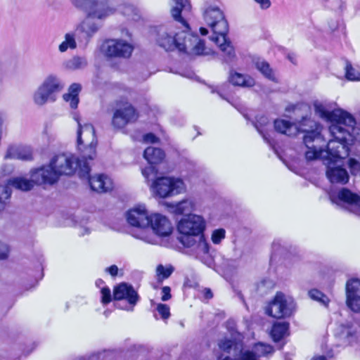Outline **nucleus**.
Instances as JSON below:
<instances>
[{"mask_svg":"<svg viewBox=\"0 0 360 360\" xmlns=\"http://www.w3.org/2000/svg\"><path fill=\"white\" fill-rule=\"evenodd\" d=\"M315 113L321 118L329 121L332 124L329 127L333 139L330 140L326 146V158L342 159L349 155L348 144L353 141L356 121L352 115L342 109L331 110L326 103L315 101Z\"/></svg>","mask_w":360,"mask_h":360,"instance_id":"1","label":"nucleus"},{"mask_svg":"<svg viewBox=\"0 0 360 360\" xmlns=\"http://www.w3.org/2000/svg\"><path fill=\"white\" fill-rule=\"evenodd\" d=\"M79 169V176H87L90 167L85 155L77 158L70 153H62L53 156L49 165L32 172V176L38 185L53 184L61 175H71Z\"/></svg>","mask_w":360,"mask_h":360,"instance_id":"2","label":"nucleus"},{"mask_svg":"<svg viewBox=\"0 0 360 360\" xmlns=\"http://www.w3.org/2000/svg\"><path fill=\"white\" fill-rule=\"evenodd\" d=\"M170 22L160 25L156 30V43L165 51L177 49L190 55H201L205 51L204 41L197 34L186 30L181 25Z\"/></svg>","mask_w":360,"mask_h":360,"instance_id":"3","label":"nucleus"},{"mask_svg":"<svg viewBox=\"0 0 360 360\" xmlns=\"http://www.w3.org/2000/svg\"><path fill=\"white\" fill-rule=\"evenodd\" d=\"M176 229L179 233L177 240L184 248L197 254L209 253L210 245L204 234L206 221L203 217L195 214H185L178 221Z\"/></svg>","mask_w":360,"mask_h":360,"instance_id":"4","label":"nucleus"},{"mask_svg":"<svg viewBox=\"0 0 360 360\" xmlns=\"http://www.w3.org/2000/svg\"><path fill=\"white\" fill-rule=\"evenodd\" d=\"M203 18L213 32L210 38L224 53V61L227 63L232 62L236 54L231 41L226 38L229 25L224 13L217 6L208 5L204 8Z\"/></svg>","mask_w":360,"mask_h":360,"instance_id":"5","label":"nucleus"},{"mask_svg":"<svg viewBox=\"0 0 360 360\" xmlns=\"http://www.w3.org/2000/svg\"><path fill=\"white\" fill-rule=\"evenodd\" d=\"M304 133L303 142L307 148L305 158L307 160H314L320 158H326L324 148L326 140L321 134V126L315 122V125L302 128Z\"/></svg>","mask_w":360,"mask_h":360,"instance_id":"6","label":"nucleus"},{"mask_svg":"<svg viewBox=\"0 0 360 360\" xmlns=\"http://www.w3.org/2000/svg\"><path fill=\"white\" fill-rule=\"evenodd\" d=\"M70 1L72 5L82 11L85 15L96 18V20H105L116 12V8L111 5L109 0Z\"/></svg>","mask_w":360,"mask_h":360,"instance_id":"7","label":"nucleus"},{"mask_svg":"<svg viewBox=\"0 0 360 360\" xmlns=\"http://www.w3.org/2000/svg\"><path fill=\"white\" fill-rule=\"evenodd\" d=\"M65 87V83L56 75L47 76L33 94V101L37 105L42 106L48 102H54L56 94Z\"/></svg>","mask_w":360,"mask_h":360,"instance_id":"8","label":"nucleus"},{"mask_svg":"<svg viewBox=\"0 0 360 360\" xmlns=\"http://www.w3.org/2000/svg\"><path fill=\"white\" fill-rule=\"evenodd\" d=\"M151 188L155 196L166 198L185 192L186 185L180 178L161 176L155 179Z\"/></svg>","mask_w":360,"mask_h":360,"instance_id":"9","label":"nucleus"},{"mask_svg":"<svg viewBox=\"0 0 360 360\" xmlns=\"http://www.w3.org/2000/svg\"><path fill=\"white\" fill-rule=\"evenodd\" d=\"M75 120L78 123L77 144L82 155L86 156V160H93L96 157V139L95 129L91 124L82 125L79 118L75 116Z\"/></svg>","mask_w":360,"mask_h":360,"instance_id":"10","label":"nucleus"},{"mask_svg":"<svg viewBox=\"0 0 360 360\" xmlns=\"http://www.w3.org/2000/svg\"><path fill=\"white\" fill-rule=\"evenodd\" d=\"M295 309L292 298L278 292L266 307V314L276 319H282L290 316Z\"/></svg>","mask_w":360,"mask_h":360,"instance_id":"11","label":"nucleus"},{"mask_svg":"<svg viewBox=\"0 0 360 360\" xmlns=\"http://www.w3.org/2000/svg\"><path fill=\"white\" fill-rule=\"evenodd\" d=\"M138 119V113L134 106L127 101H117L112 117V125L116 129H123Z\"/></svg>","mask_w":360,"mask_h":360,"instance_id":"12","label":"nucleus"},{"mask_svg":"<svg viewBox=\"0 0 360 360\" xmlns=\"http://www.w3.org/2000/svg\"><path fill=\"white\" fill-rule=\"evenodd\" d=\"M105 55L110 58H129L134 51V46L123 39H108L103 45Z\"/></svg>","mask_w":360,"mask_h":360,"instance_id":"13","label":"nucleus"},{"mask_svg":"<svg viewBox=\"0 0 360 360\" xmlns=\"http://www.w3.org/2000/svg\"><path fill=\"white\" fill-rule=\"evenodd\" d=\"M113 297L115 300H126L127 304L120 308L129 311L134 310L140 300L138 292L133 286L126 283H122L114 288Z\"/></svg>","mask_w":360,"mask_h":360,"instance_id":"14","label":"nucleus"},{"mask_svg":"<svg viewBox=\"0 0 360 360\" xmlns=\"http://www.w3.org/2000/svg\"><path fill=\"white\" fill-rule=\"evenodd\" d=\"M313 125H315V121L307 117H303L297 123H290L284 120L274 121L275 130L289 136H295L298 132H302V128Z\"/></svg>","mask_w":360,"mask_h":360,"instance_id":"15","label":"nucleus"},{"mask_svg":"<svg viewBox=\"0 0 360 360\" xmlns=\"http://www.w3.org/2000/svg\"><path fill=\"white\" fill-rule=\"evenodd\" d=\"M332 203L340 206H347L352 212L360 210V197L347 188H342L336 195L330 194Z\"/></svg>","mask_w":360,"mask_h":360,"instance_id":"16","label":"nucleus"},{"mask_svg":"<svg viewBox=\"0 0 360 360\" xmlns=\"http://www.w3.org/2000/svg\"><path fill=\"white\" fill-rule=\"evenodd\" d=\"M339 340L345 345H354L359 340V325L354 322L341 324L337 333Z\"/></svg>","mask_w":360,"mask_h":360,"instance_id":"17","label":"nucleus"},{"mask_svg":"<svg viewBox=\"0 0 360 360\" xmlns=\"http://www.w3.org/2000/svg\"><path fill=\"white\" fill-rule=\"evenodd\" d=\"M345 288L347 306L354 312H360V280H348Z\"/></svg>","mask_w":360,"mask_h":360,"instance_id":"18","label":"nucleus"},{"mask_svg":"<svg viewBox=\"0 0 360 360\" xmlns=\"http://www.w3.org/2000/svg\"><path fill=\"white\" fill-rule=\"evenodd\" d=\"M150 215H148L146 206L139 205L129 210L127 213L128 223L135 227L145 229L149 226Z\"/></svg>","mask_w":360,"mask_h":360,"instance_id":"19","label":"nucleus"},{"mask_svg":"<svg viewBox=\"0 0 360 360\" xmlns=\"http://www.w3.org/2000/svg\"><path fill=\"white\" fill-rule=\"evenodd\" d=\"M149 221V226L153 232L160 237L168 236L173 231L170 220L165 215L158 213L153 214L150 215Z\"/></svg>","mask_w":360,"mask_h":360,"instance_id":"20","label":"nucleus"},{"mask_svg":"<svg viewBox=\"0 0 360 360\" xmlns=\"http://www.w3.org/2000/svg\"><path fill=\"white\" fill-rule=\"evenodd\" d=\"M174 6L171 9V14L175 22L181 25L186 30H190L184 16L191 13V4L189 0H174Z\"/></svg>","mask_w":360,"mask_h":360,"instance_id":"21","label":"nucleus"},{"mask_svg":"<svg viewBox=\"0 0 360 360\" xmlns=\"http://www.w3.org/2000/svg\"><path fill=\"white\" fill-rule=\"evenodd\" d=\"M274 349L270 345L258 342L248 349H240V360H260L263 356L273 354Z\"/></svg>","mask_w":360,"mask_h":360,"instance_id":"22","label":"nucleus"},{"mask_svg":"<svg viewBox=\"0 0 360 360\" xmlns=\"http://www.w3.org/2000/svg\"><path fill=\"white\" fill-rule=\"evenodd\" d=\"M4 159L31 160L32 159V150L28 146H10L6 152Z\"/></svg>","mask_w":360,"mask_h":360,"instance_id":"23","label":"nucleus"},{"mask_svg":"<svg viewBox=\"0 0 360 360\" xmlns=\"http://www.w3.org/2000/svg\"><path fill=\"white\" fill-rule=\"evenodd\" d=\"M81 177L88 179L91 189L96 192H107L112 188V182L111 179L105 175L98 174L94 176H89V173L87 176Z\"/></svg>","mask_w":360,"mask_h":360,"instance_id":"24","label":"nucleus"},{"mask_svg":"<svg viewBox=\"0 0 360 360\" xmlns=\"http://www.w3.org/2000/svg\"><path fill=\"white\" fill-rule=\"evenodd\" d=\"M96 18L87 17L77 26V30L86 34L88 38L92 37L101 27V25Z\"/></svg>","mask_w":360,"mask_h":360,"instance_id":"25","label":"nucleus"},{"mask_svg":"<svg viewBox=\"0 0 360 360\" xmlns=\"http://www.w3.org/2000/svg\"><path fill=\"white\" fill-rule=\"evenodd\" d=\"M326 176L333 184H345L349 180L347 171L340 167H328L326 171Z\"/></svg>","mask_w":360,"mask_h":360,"instance_id":"26","label":"nucleus"},{"mask_svg":"<svg viewBox=\"0 0 360 360\" xmlns=\"http://www.w3.org/2000/svg\"><path fill=\"white\" fill-rule=\"evenodd\" d=\"M254 126L257 131L262 135L264 141L271 146L273 143L268 132L269 129L271 127V124L268 117L265 115L257 117L256 120L254 122Z\"/></svg>","mask_w":360,"mask_h":360,"instance_id":"27","label":"nucleus"},{"mask_svg":"<svg viewBox=\"0 0 360 360\" xmlns=\"http://www.w3.org/2000/svg\"><path fill=\"white\" fill-rule=\"evenodd\" d=\"M143 157L150 165H156L164 160L165 154L162 149L150 146L144 150Z\"/></svg>","mask_w":360,"mask_h":360,"instance_id":"28","label":"nucleus"},{"mask_svg":"<svg viewBox=\"0 0 360 360\" xmlns=\"http://www.w3.org/2000/svg\"><path fill=\"white\" fill-rule=\"evenodd\" d=\"M81 85L77 83H73L68 89V92L63 95V99L70 103L72 109L77 108L79 103V94L81 91Z\"/></svg>","mask_w":360,"mask_h":360,"instance_id":"29","label":"nucleus"},{"mask_svg":"<svg viewBox=\"0 0 360 360\" xmlns=\"http://www.w3.org/2000/svg\"><path fill=\"white\" fill-rule=\"evenodd\" d=\"M229 79L234 86L250 87L255 84V81L252 78L234 71L230 72Z\"/></svg>","mask_w":360,"mask_h":360,"instance_id":"30","label":"nucleus"},{"mask_svg":"<svg viewBox=\"0 0 360 360\" xmlns=\"http://www.w3.org/2000/svg\"><path fill=\"white\" fill-rule=\"evenodd\" d=\"M288 322H277L273 325L271 335L275 342H278L289 334Z\"/></svg>","mask_w":360,"mask_h":360,"instance_id":"31","label":"nucleus"},{"mask_svg":"<svg viewBox=\"0 0 360 360\" xmlns=\"http://www.w3.org/2000/svg\"><path fill=\"white\" fill-rule=\"evenodd\" d=\"M34 184H37L34 181H33L32 176L31 180H28L22 177H17L9 181L10 185L22 191H30L33 188Z\"/></svg>","mask_w":360,"mask_h":360,"instance_id":"32","label":"nucleus"},{"mask_svg":"<svg viewBox=\"0 0 360 360\" xmlns=\"http://www.w3.org/2000/svg\"><path fill=\"white\" fill-rule=\"evenodd\" d=\"M218 346L219 349L226 353L230 354L231 350H234V355L237 356V351L240 354V349H243L242 345L240 344H238L234 341L229 339H221L218 342Z\"/></svg>","mask_w":360,"mask_h":360,"instance_id":"33","label":"nucleus"},{"mask_svg":"<svg viewBox=\"0 0 360 360\" xmlns=\"http://www.w3.org/2000/svg\"><path fill=\"white\" fill-rule=\"evenodd\" d=\"M87 65V60L84 57L75 56L65 62L66 69L76 70L84 68Z\"/></svg>","mask_w":360,"mask_h":360,"instance_id":"34","label":"nucleus"},{"mask_svg":"<svg viewBox=\"0 0 360 360\" xmlns=\"http://www.w3.org/2000/svg\"><path fill=\"white\" fill-rule=\"evenodd\" d=\"M77 48V41L75 34L73 32H68L64 36V40L58 46V51L60 53L67 51L68 49H75Z\"/></svg>","mask_w":360,"mask_h":360,"instance_id":"35","label":"nucleus"},{"mask_svg":"<svg viewBox=\"0 0 360 360\" xmlns=\"http://www.w3.org/2000/svg\"><path fill=\"white\" fill-rule=\"evenodd\" d=\"M257 69L266 78L274 80L275 77L272 69L270 68L269 64L262 60H258L255 62Z\"/></svg>","mask_w":360,"mask_h":360,"instance_id":"36","label":"nucleus"},{"mask_svg":"<svg viewBox=\"0 0 360 360\" xmlns=\"http://www.w3.org/2000/svg\"><path fill=\"white\" fill-rule=\"evenodd\" d=\"M120 9L124 15L133 20H137L139 18V11L132 4H124Z\"/></svg>","mask_w":360,"mask_h":360,"instance_id":"37","label":"nucleus"},{"mask_svg":"<svg viewBox=\"0 0 360 360\" xmlns=\"http://www.w3.org/2000/svg\"><path fill=\"white\" fill-rule=\"evenodd\" d=\"M194 202L190 200H184L176 205L175 212L179 214L190 212L194 210Z\"/></svg>","mask_w":360,"mask_h":360,"instance_id":"38","label":"nucleus"},{"mask_svg":"<svg viewBox=\"0 0 360 360\" xmlns=\"http://www.w3.org/2000/svg\"><path fill=\"white\" fill-rule=\"evenodd\" d=\"M11 195V190L8 185H0V210L4 209Z\"/></svg>","mask_w":360,"mask_h":360,"instance_id":"39","label":"nucleus"},{"mask_svg":"<svg viewBox=\"0 0 360 360\" xmlns=\"http://www.w3.org/2000/svg\"><path fill=\"white\" fill-rule=\"evenodd\" d=\"M308 294L311 299L319 302L321 304H322L325 307L328 306V304L329 303V299L326 295H325L321 291H319L316 289H312L309 291Z\"/></svg>","mask_w":360,"mask_h":360,"instance_id":"40","label":"nucleus"},{"mask_svg":"<svg viewBox=\"0 0 360 360\" xmlns=\"http://www.w3.org/2000/svg\"><path fill=\"white\" fill-rule=\"evenodd\" d=\"M345 76L351 81L360 80V72L356 70L349 63H347L345 67Z\"/></svg>","mask_w":360,"mask_h":360,"instance_id":"41","label":"nucleus"},{"mask_svg":"<svg viewBox=\"0 0 360 360\" xmlns=\"http://www.w3.org/2000/svg\"><path fill=\"white\" fill-rule=\"evenodd\" d=\"M174 271V267L171 265L164 266L162 264H159L157 266L156 272L158 276H161L162 279L168 278L172 272Z\"/></svg>","mask_w":360,"mask_h":360,"instance_id":"42","label":"nucleus"},{"mask_svg":"<svg viewBox=\"0 0 360 360\" xmlns=\"http://www.w3.org/2000/svg\"><path fill=\"white\" fill-rule=\"evenodd\" d=\"M226 231L224 229H215L212 231L211 236L212 242L214 244H219L225 238Z\"/></svg>","mask_w":360,"mask_h":360,"instance_id":"43","label":"nucleus"},{"mask_svg":"<svg viewBox=\"0 0 360 360\" xmlns=\"http://www.w3.org/2000/svg\"><path fill=\"white\" fill-rule=\"evenodd\" d=\"M101 302L103 304H107L110 303L112 300L111 291L110 288L107 286H104L101 288Z\"/></svg>","mask_w":360,"mask_h":360,"instance_id":"44","label":"nucleus"},{"mask_svg":"<svg viewBox=\"0 0 360 360\" xmlns=\"http://www.w3.org/2000/svg\"><path fill=\"white\" fill-rule=\"evenodd\" d=\"M157 311L163 319H167L170 316L169 307L165 304H158Z\"/></svg>","mask_w":360,"mask_h":360,"instance_id":"45","label":"nucleus"},{"mask_svg":"<svg viewBox=\"0 0 360 360\" xmlns=\"http://www.w3.org/2000/svg\"><path fill=\"white\" fill-rule=\"evenodd\" d=\"M348 165L353 174H356L360 172V163L355 159L350 158L348 161Z\"/></svg>","mask_w":360,"mask_h":360,"instance_id":"46","label":"nucleus"},{"mask_svg":"<svg viewBox=\"0 0 360 360\" xmlns=\"http://www.w3.org/2000/svg\"><path fill=\"white\" fill-rule=\"evenodd\" d=\"M8 252V246L6 244L0 242V259L7 258Z\"/></svg>","mask_w":360,"mask_h":360,"instance_id":"47","label":"nucleus"},{"mask_svg":"<svg viewBox=\"0 0 360 360\" xmlns=\"http://www.w3.org/2000/svg\"><path fill=\"white\" fill-rule=\"evenodd\" d=\"M155 172V167L153 166V165H150L148 167H146V168L143 169L141 172L143 176L146 179H148L150 176L153 174H154Z\"/></svg>","mask_w":360,"mask_h":360,"instance_id":"48","label":"nucleus"},{"mask_svg":"<svg viewBox=\"0 0 360 360\" xmlns=\"http://www.w3.org/2000/svg\"><path fill=\"white\" fill-rule=\"evenodd\" d=\"M171 289L168 286H164L162 288V301H167L171 298V294H170Z\"/></svg>","mask_w":360,"mask_h":360,"instance_id":"49","label":"nucleus"},{"mask_svg":"<svg viewBox=\"0 0 360 360\" xmlns=\"http://www.w3.org/2000/svg\"><path fill=\"white\" fill-rule=\"evenodd\" d=\"M158 139L152 133H148L143 136V141L145 143H155Z\"/></svg>","mask_w":360,"mask_h":360,"instance_id":"50","label":"nucleus"},{"mask_svg":"<svg viewBox=\"0 0 360 360\" xmlns=\"http://www.w3.org/2000/svg\"><path fill=\"white\" fill-rule=\"evenodd\" d=\"M258 4L262 9H267L271 6L270 0H255Z\"/></svg>","mask_w":360,"mask_h":360,"instance_id":"51","label":"nucleus"},{"mask_svg":"<svg viewBox=\"0 0 360 360\" xmlns=\"http://www.w3.org/2000/svg\"><path fill=\"white\" fill-rule=\"evenodd\" d=\"M105 271L110 274L112 276L115 277L118 274V267L113 264L105 269Z\"/></svg>","mask_w":360,"mask_h":360,"instance_id":"52","label":"nucleus"},{"mask_svg":"<svg viewBox=\"0 0 360 360\" xmlns=\"http://www.w3.org/2000/svg\"><path fill=\"white\" fill-rule=\"evenodd\" d=\"M282 248L281 241L280 240H274L272 243V250L274 253L280 251V249Z\"/></svg>","mask_w":360,"mask_h":360,"instance_id":"53","label":"nucleus"},{"mask_svg":"<svg viewBox=\"0 0 360 360\" xmlns=\"http://www.w3.org/2000/svg\"><path fill=\"white\" fill-rule=\"evenodd\" d=\"M204 297L206 299H211L213 297L212 292L210 289L205 288L203 290Z\"/></svg>","mask_w":360,"mask_h":360,"instance_id":"54","label":"nucleus"},{"mask_svg":"<svg viewBox=\"0 0 360 360\" xmlns=\"http://www.w3.org/2000/svg\"><path fill=\"white\" fill-rule=\"evenodd\" d=\"M141 239H142L143 240H144L145 242H146L148 243H150V244L155 243V240L153 238H152L151 237L143 236V237H141Z\"/></svg>","mask_w":360,"mask_h":360,"instance_id":"55","label":"nucleus"},{"mask_svg":"<svg viewBox=\"0 0 360 360\" xmlns=\"http://www.w3.org/2000/svg\"><path fill=\"white\" fill-rule=\"evenodd\" d=\"M288 58L292 63H295V56L292 53V54H288Z\"/></svg>","mask_w":360,"mask_h":360,"instance_id":"56","label":"nucleus"},{"mask_svg":"<svg viewBox=\"0 0 360 360\" xmlns=\"http://www.w3.org/2000/svg\"><path fill=\"white\" fill-rule=\"evenodd\" d=\"M237 356H238L237 358L233 359L230 356H225L224 358H221V360H240V354H238Z\"/></svg>","mask_w":360,"mask_h":360,"instance_id":"57","label":"nucleus"},{"mask_svg":"<svg viewBox=\"0 0 360 360\" xmlns=\"http://www.w3.org/2000/svg\"><path fill=\"white\" fill-rule=\"evenodd\" d=\"M200 34H201L202 35H206V34H208V30H207V29H206V28H205V27H201V28L200 29Z\"/></svg>","mask_w":360,"mask_h":360,"instance_id":"58","label":"nucleus"},{"mask_svg":"<svg viewBox=\"0 0 360 360\" xmlns=\"http://www.w3.org/2000/svg\"><path fill=\"white\" fill-rule=\"evenodd\" d=\"M312 360H326V358L324 356H319L313 358Z\"/></svg>","mask_w":360,"mask_h":360,"instance_id":"59","label":"nucleus"},{"mask_svg":"<svg viewBox=\"0 0 360 360\" xmlns=\"http://www.w3.org/2000/svg\"><path fill=\"white\" fill-rule=\"evenodd\" d=\"M96 284L97 286H100L101 284H103V281L101 279L96 281Z\"/></svg>","mask_w":360,"mask_h":360,"instance_id":"60","label":"nucleus"},{"mask_svg":"<svg viewBox=\"0 0 360 360\" xmlns=\"http://www.w3.org/2000/svg\"><path fill=\"white\" fill-rule=\"evenodd\" d=\"M217 94L219 95V96H221L222 98H224L222 95L221 94V93H219V91H217Z\"/></svg>","mask_w":360,"mask_h":360,"instance_id":"61","label":"nucleus"},{"mask_svg":"<svg viewBox=\"0 0 360 360\" xmlns=\"http://www.w3.org/2000/svg\"><path fill=\"white\" fill-rule=\"evenodd\" d=\"M85 232H86V233H89V230L87 229H85Z\"/></svg>","mask_w":360,"mask_h":360,"instance_id":"62","label":"nucleus"}]
</instances>
